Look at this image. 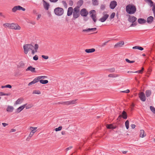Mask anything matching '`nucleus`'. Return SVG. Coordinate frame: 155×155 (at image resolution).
Masks as SVG:
<instances>
[{"label": "nucleus", "mask_w": 155, "mask_h": 155, "mask_svg": "<svg viewBox=\"0 0 155 155\" xmlns=\"http://www.w3.org/2000/svg\"><path fill=\"white\" fill-rule=\"evenodd\" d=\"M103 14V16L99 19V21L102 22H104L109 17V15L107 14L105 12H104Z\"/></svg>", "instance_id": "nucleus-8"}, {"label": "nucleus", "mask_w": 155, "mask_h": 155, "mask_svg": "<svg viewBox=\"0 0 155 155\" xmlns=\"http://www.w3.org/2000/svg\"><path fill=\"white\" fill-rule=\"evenodd\" d=\"M62 127H61V126H60V127H58V128H56L55 129V130L56 131H60V130H61L62 129Z\"/></svg>", "instance_id": "nucleus-47"}, {"label": "nucleus", "mask_w": 155, "mask_h": 155, "mask_svg": "<svg viewBox=\"0 0 155 155\" xmlns=\"http://www.w3.org/2000/svg\"><path fill=\"white\" fill-rule=\"evenodd\" d=\"M10 93H9L5 94L3 92H0V96H9L10 95Z\"/></svg>", "instance_id": "nucleus-41"}, {"label": "nucleus", "mask_w": 155, "mask_h": 155, "mask_svg": "<svg viewBox=\"0 0 155 155\" xmlns=\"http://www.w3.org/2000/svg\"><path fill=\"white\" fill-rule=\"evenodd\" d=\"M73 11V9L72 7H69L68 10V12H67V15L68 16H70L71 15H72V14Z\"/></svg>", "instance_id": "nucleus-17"}, {"label": "nucleus", "mask_w": 155, "mask_h": 155, "mask_svg": "<svg viewBox=\"0 0 155 155\" xmlns=\"http://www.w3.org/2000/svg\"><path fill=\"white\" fill-rule=\"evenodd\" d=\"M73 2L72 1H69V4L71 6H72L73 5Z\"/></svg>", "instance_id": "nucleus-64"}, {"label": "nucleus", "mask_w": 155, "mask_h": 155, "mask_svg": "<svg viewBox=\"0 0 155 155\" xmlns=\"http://www.w3.org/2000/svg\"><path fill=\"white\" fill-rule=\"evenodd\" d=\"M37 129V127H29V129L31 130V132L32 133H33L34 134L36 132V130Z\"/></svg>", "instance_id": "nucleus-29"}, {"label": "nucleus", "mask_w": 155, "mask_h": 155, "mask_svg": "<svg viewBox=\"0 0 155 155\" xmlns=\"http://www.w3.org/2000/svg\"><path fill=\"white\" fill-rule=\"evenodd\" d=\"M83 3V1L82 0H79L77 3V6L76 7H78V8L79 9V8L82 5Z\"/></svg>", "instance_id": "nucleus-27"}, {"label": "nucleus", "mask_w": 155, "mask_h": 155, "mask_svg": "<svg viewBox=\"0 0 155 155\" xmlns=\"http://www.w3.org/2000/svg\"><path fill=\"white\" fill-rule=\"evenodd\" d=\"M135 125L134 124L131 125V127L132 129H134L135 127Z\"/></svg>", "instance_id": "nucleus-60"}, {"label": "nucleus", "mask_w": 155, "mask_h": 155, "mask_svg": "<svg viewBox=\"0 0 155 155\" xmlns=\"http://www.w3.org/2000/svg\"><path fill=\"white\" fill-rule=\"evenodd\" d=\"M115 16V13L114 12H113L110 16V18L111 19H112L114 18Z\"/></svg>", "instance_id": "nucleus-49"}, {"label": "nucleus", "mask_w": 155, "mask_h": 155, "mask_svg": "<svg viewBox=\"0 0 155 155\" xmlns=\"http://www.w3.org/2000/svg\"><path fill=\"white\" fill-rule=\"evenodd\" d=\"M10 29L15 30H20L21 29V27L17 24L12 23L11 24Z\"/></svg>", "instance_id": "nucleus-7"}, {"label": "nucleus", "mask_w": 155, "mask_h": 155, "mask_svg": "<svg viewBox=\"0 0 155 155\" xmlns=\"http://www.w3.org/2000/svg\"><path fill=\"white\" fill-rule=\"evenodd\" d=\"M42 57L45 59H48V56H45V55H42Z\"/></svg>", "instance_id": "nucleus-51"}, {"label": "nucleus", "mask_w": 155, "mask_h": 155, "mask_svg": "<svg viewBox=\"0 0 155 155\" xmlns=\"http://www.w3.org/2000/svg\"><path fill=\"white\" fill-rule=\"evenodd\" d=\"M39 81L41 83L43 84H46L48 83V81L47 80H41Z\"/></svg>", "instance_id": "nucleus-34"}, {"label": "nucleus", "mask_w": 155, "mask_h": 155, "mask_svg": "<svg viewBox=\"0 0 155 155\" xmlns=\"http://www.w3.org/2000/svg\"><path fill=\"white\" fill-rule=\"evenodd\" d=\"M61 104H64L67 105H69L71 104L70 101L64 102H63L61 103Z\"/></svg>", "instance_id": "nucleus-45"}, {"label": "nucleus", "mask_w": 155, "mask_h": 155, "mask_svg": "<svg viewBox=\"0 0 155 155\" xmlns=\"http://www.w3.org/2000/svg\"><path fill=\"white\" fill-rule=\"evenodd\" d=\"M104 8H105V6L104 5H102L101 7V9H104Z\"/></svg>", "instance_id": "nucleus-63"}, {"label": "nucleus", "mask_w": 155, "mask_h": 155, "mask_svg": "<svg viewBox=\"0 0 155 155\" xmlns=\"http://www.w3.org/2000/svg\"><path fill=\"white\" fill-rule=\"evenodd\" d=\"M35 69L31 66L28 67L26 69V71H30L32 73L35 72Z\"/></svg>", "instance_id": "nucleus-15"}, {"label": "nucleus", "mask_w": 155, "mask_h": 155, "mask_svg": "<svg viewBox=\"0 0 155 155\" xmlns=\"http://www.w3.org/2000/svg\"><path fill=\"white\" fill-rule=\"evenodd\" d=\"M146 2H148L150 3V4H151V5L153 4V2L151 0H145Z\"/></svg>", "instance_id": "nucleus-54"}, {"label": "nucleus", "mask_w": 155, "mask_h": 155, "mask_svg": "<svg viewBox=\"0 0 155 155\" xmlns=\"http://www.w3.org/2000/svg\"><path fill=\"white\" fill-rule=\"evenodd\" d=\"M38 82V79H37V78H36L33 80L32 81L29 83L28 84V85L29 86L35 84Z\"/></svg>", "instance_id": "nucleus-21"}, {"label": "nucleus", "mask_w": 155, "mask_h": 155, "mask_svg": "<svg viewBox=\"0 0 155 155\" xmlns=\"http://www.w3.org/2000/svg\"><path fill=\"white\" fill-rule=\"evenodd\" d=\"M33 59L34 60L37 61L38 59V57L37 55H35L33 57Z\"/></svg>", "instance_id": "nucleus-50"}, {"label": "nucleus", "mask_w": 155, "mask_h": 155, "mask_svg": "<svg viewBox=\"0 0 155 155\" xmlns=\"http://www.w3.org/2000/svg\"><path fill=\"white\" fill-rule=\"evenodd\" d=\"M38 45L36 44L34 46L31 44H27L23 46L24 52L25 54H27L29 50L31 51V54H34L35 52H36L38 48Z\"/></svg>", "instance_id": "nucleus-1"}, {"label": "nucleus", "mask_w": 155, "mask_h": 155, "mask_svg": "<svg viewBox=\"0 0 155 155\" xmlns=\"http://www.w3.org/2000/svg\"><path fill=\"white\" fill-rule=\"evenodd\" d=\"M117 5V2L115 1H111L110 4V8L112 9H114Z\"/></svg>", "instance_id": "nucleus-14"}, {"label": "nucleus", "mask_w": 155, "mask_h": 155, "mask_svg": "<svg viewBox=\"0 0 155 155\" xmlns=\"http://www.w3.org/2000/svg\"><path fill=\"white\" fill-rule=\"evenodd\" d=\"M77 99H75L71 101H70V104H76L77 103Z\"/></svg>", "instance_id": "nucleus-40"}, {"label": "nucleus", "mask_w": 155, "mask_h": 155, "mask_svg": "<svg viewBox=\"0 0 155 155\" xmlns=\"http://www.w3.org/2000/svg\"><path fill=\"white\" fill-rule=\"evenodd\" d=\"M95 49L93 48L89 49H86L85 51L87 53H92L94 52L95 51Z\"/></svg>", "instance_id": "nucleus-26"}, {"label": "nucleus", "mask_w": 155, "mask_h": 155, "mask_svg": "<svg viewBox=\"0 0 155 155\" xmlns=\"http://www.w3.org/2000/svg\"><path fill=\"white\" fill-rule=\"evenodd\" d=\"M133 49H138L141 51L143 50V48L139 46H135L133 47Z\"/></svg>", "instance_id": "nucleus-30"}, {"label": "nucleus", "mask_w": 155, "mask_h": 155, "mask_svg": "<svg viewBox=\"0 0 155 155\" xmlns=\"http://www.w3.org/2000/svg\"><path fill=\"white\" fill-rule=\"evenodd\" d=\"M125 125L127 129L129 127V122L128 120H127L125 122Z\"/></svg>", "instance_id": "nucleus-39"}, {"label": "nucleus", "mask_w": 155, "mask_h": 155, "mask_svg": "<svg viewBox=\"0 0 155 155\" xmlns=\"http://www.w3.org/2000/svg\"><path fill=\"white\" fill-rule=\"evenodd\" d=\"M18 65L19 67H22L24 66L25 64L23 62L21 61L19 63Z\"/></svg>", "instance_id": "nucleus-43"}, {"label": "nucleus", "mask_w": 155, "mask_h": 155, "mask_svg": "<svg viewBox=\"0 0 155 155\" xmlns=\"http://www.w3.org/2000/svg\"><path fill=\"white\" fill-rule=\"evenodd\" d=\"M2 124L4 127H5V126L8 125V124H6L5 123H2Z\"/></svg>", "instance_id": "nucleus-59"}, {"label": "nucleus", "mask_w": 155, "mask_h": 155, "mask_svg": "<svg viewBox=\"0 0 155 155\" xmlns=\"http://www.w3.org/2000/svg\"><path fill=\"white\" fill-rule=\"evenodd\" d=\"M107 127L108 129H114L115 128L114 126L112 124H107Z\"/></svg>", "instance_id": "nucleus-31"}, {"label": "nucleus", "mask_w": 155, "mask_h": 155, "mask_svg": "<svg viewBox=\"0 0 155 155\" xmlns=\"http://www.w3.org/2000/svg\"><path fill=\"white\" fill-rule=\"evenodd\" d=\"M54 12L55 15L60 16L64 14V11L62 8L60 7H57L54 9Z\"/></svg>", "instance_id": "nucleus-4"}, {"label": "nucleus", "mask_w": 155, "mask_h": 155, "mask_svg": "<svg viewBox=\"0 0 155 155\" xmlns=\"http://www.w3.org/2000/svg\"><path fill=\"white\" fill-rule=\"evenodd\" d=\"M11 24L8 23H5L3 24V26L6 28H8L9 29L10 28Z\"/></svg>", "instance_id": "nucleus-38"}, {"label": "nucleus", "mask_w": 155, "mask_h": 155, "mask_svg": "<svg viewBox=\"0 0 155 155\" xmlns=\"http://www.w3.org/2000/svg\"><path fill=\"white\" fill-rule=\"evenodd\" d=\"M153 17L152 16H150L147 18V21L149 24H151L153 22Z\"/></svg>", "instance_id": "nucleus-20"}, {"label": "nucleus", "mask_w": 155, "mask_h": 155, "mask_svg": "<svg viewBox=\"0 0 155 155\" xmlns=\"http://www.w3.org/2000/svg\"><path fill=\"white\" fill-rule=\"evenodd\" d=\"M72 148V147H68L66 148V150L67 151L68 150H69L71 149Z\"/></svg>", "instance_id": "nucleus-62"}, {"label": "nucleus", "mask_w": 155, "mask_h": 155, "mask_svg": "<svg viewBox=\"0 0 155 155\" xmlns=\"http://www.w3.org/2000/svg\"><path fill=\"white\" fill-rule=\"evenodd\" d=\"M62 2L63 5H64V6L66 8L67 4L66 3V2L64 1H62Z\"/></svg>", "instance_id": "nucleus-53"}, {"label": "nucleus", "mask_w": 155, "mask_h": 155, "mask_svg": "<svg viewBox=\"0 0 155 155\" xmlns=\"http://www.w3.org/2000/svg\"><path fill=\"white\" fill-rule=\"evenodd\" d=\"M80 10L78 7H75L74 9L73 16L74 18L76 19L78 18L80 15Z\"/></svg>", "instance_id": "nucleus-5"}, {"label": "nucleus", "mask_w": 155, "mask_h": 155, "mask_svg": "<svg viewBox=\"0 0 155 155\" xmlns=\"http://www.w3.org/2000/svg\"><path fill=\"white\" fill-rule=\"evenodd\" d=\"M32 94H41V92L39 90H35L33 91Z\"/></svg>", "instance_id": "nucleus-35"}, {"label": "nucleus", "mask_w": 155, "mask_h": 155, "mask_svg": "<svg viewBox=\"0 0 155 155\" xmlns=\"http://www.w3.org/2000/svg\"><path fill=\"white\" fill-rule=\"evenodd\" d=\"M143 70H144L143 68H142V69L141 70L137 71L134 72L135 73H142V72H143Z\"/></svg>", "instance_id": "nucleus-44"}, {"label": "nucleus", "mask_w": 155, "mask_h": 155, "mask_svg": "<svg viewBox=\"0 0 155 155\" xmlns=\"http://www.w3.org/2000/svg\"><path fill=\"white\" fill-rule=\"evenodd\" d=\"M126 11L129 14H133L136 11V8L134 5L132 4H130L126 6Z\"/></svg>", "instance_id": "nucleus-2"}, {"label": "nucleus", "mask_w": 155, "mask_h": 155, "mask_svg": "<svg viewBox=\"0 0 155 155\" xmlns=\"http://www.w3.org/2000/svg\"><path fill=\"white\" fill-rule=\"evenodd\" d=\"M146 95L147 97H149L151 94V92L150 90H148L146 91Z\"/></svg>", "instance_id": "nucleus-33"}, {"label": "nucleus", "mask_w": 155, "mask_h": 155, "mask_svg": "<svg viewBox=\"0 0 155 155\" xmlns=\"http://www.w3.org/2000/svg\"><path fill=\"white\" fill-rule=\"evenodd\" d=\"M34 133L31 132L29 135L28 136L31 138L33 135Z\"/></svg>", "instance_id": "nucleus-55"}, {"label": "nucleus", "mask_w": 155, "mask_h": 155, "mask_svg": "<svg viewBox=\"0 0 155 155\" xmlns=\"http://www.w3.org/2000/svg\"><path fill=\"white\" fill-rule=\"evenodd\" d=\"M137 21L140 24H144L146 21V20L142 18H140L138 19Z\"/></svg>", "instance_id": "nucleus-23"}, {"label": "nucleus", "mask_w": 155, "mask_h": 155, "mask_svg": "<svg viewBox=\"0 0 155 155\" xmlns=\"http://www.w3.org/2000/svg\"><path fill=\"white\" fill-rule=\"evenodd\" d=\"M24 101V99L23 98H20L18 99L15 102L16 104H21Z\"/></svg>", "instance_id": "nucleus-22"}, {"label": "nucleus", "mask_w": 155, "mask_h": 155, "mask_svg": "<svg viewBox=\"0 0 155 155\" xmlns=\"http://www.w3.org/2000/svg\"><path fill=\"white\" fill-rule=\"evenodd\" d=\"M115 71V69L114 68H112L110 69V72H113L114 71Z\"/></svg>", "instance_id": "nucleus-56"}, {"label": "nucleus", "mask_w": 155, "mask_h": 155, "mask_svg": "<svg viewBox=\"0 0 155 155\" xmlns=\"http://www.w3.org/2000/svg\"><path fill=\"white\" fill-rule=\"evenodd\" d=\"M49 1L51 2H54L55 3L57 2L58 1V0H49Z\"/></svg>", "instance_id": "nucleus-58"}, {"label": "nucleus", "mask_w": 155, "mask_h": 155, "mask_svg": "<svg viewBox=\"0 0 155 155\" xmlns=\"http://www.w3.org/2000/svg\"><path fill=\"white\" fill-rule=\"evenodd\" d=\"M137 20V18L133 15H129L128 18V21H129L130 22L132 23V24L131 25H130V27H134L136 26L137 25V23L136 22H135Z\"/></svg>", "instance_id": "nucleus-3"}, {"label": "nucleus", "mask_w": 155, "mask_h": 155, "mask_svg": "<svg viewBox=\"0 0 155 155\" xmlns=\"http://www.w3.org/2000/svg\"><path fill=\"white\" fill-rule=\"evenodd\" d=\"M92 3L94 5H97L98 4L97 0H92Z\"/></svg>", "instance_id": "nucleus-46"}, {"label": "nucleus", "mask_w": 155, "mask_h": 155, "mask_svg": "<svg viewBox=\"0 0 155 155\" xmlns=\"http://www.w3.org/2000/svg\"><path fill=\"white\" fill-rule=\"evenodd\" d=\"M150 109L151 111L154 114H155V108L152 106L150 107Z\"/></svg>", "instance_id": "nucleus-42"}, {"label": "nucleus", "mask_w": 155, "mask_h": 155, "mask_svg": "<svg viewBox=\"0 0 155 155\" xmlns=\"http://www.w3.org/2000/svg\"><path fill=\"white\" fill-rule=\"evenodd\" d=\"M27 104L26 103L22 105L16 110V112L19 113L25 107V106L27 105Z\"/></svg>", "instance_id": "nucleus-12"}, {"label": "nucleus", "mask_w": 155, "mask_h": 155, "mask_svg": "<svg viewBox=\"0 0 155 155\" xmlns=\"http://www.w3.org/2000/svg\"><path fill=\"white\" fill-rule=\"evenodd\" d=\"M41 14H39L38 15L37 19L38 20L41 18Z\"/></svg>", "instance_id": "nucleus-61"}, {"label": "nucleus", "mask_w": 155, "mask_h": 155, "mask_svg": "<svg viewBox=\"0 0 155 155\" xmlns=\"http://www.w3.org/2000/svg\"><path fill=\"white\" fill-rule=\"evenodd\" d=\"M14 109V107L12 106L8 105L6 108V111L9 112H12L13 111Z\"/></svg>", "instance_id": "nucleus-16"}, {"label": "nucleus", "mask_w": 155, "mask_h": 155, "mask_svg": "<svg viewBox=\"0 0 155 155\" xmlns=\"http://www.w3.org/2000/svg\"><path fill=\"white\" fill-rule=\"evenodd\" d=\"M17 10H22L24 11L25 10V9L20 5L15 6L12 9V11L13 12H15Z\"/></svg>", "instance_id": "nucleus-6"}, {"label": "nucleus", "mask_w": 155, "mask_h": 155, "mask_svg": "<svg viewBox=\"0 0 155 155\" xmlns=\"http://www.w3.org/2000/svg\"><path fill=\"white\" fill-rule=\"evenodd\" d=\"M5 87H8L9 88H11L12 87V86L9 84L5 86Z\"/></svg>", "instance_id": "nucleus-57"}, {"label": "nucleus", "mask_w": 155, "mask_h": 155, "mask_svg": "<svg viewBox=\"0 0 155 155\" xmlns=\"http://www.w3.org/2000/svg\"><path fill=\"white\" fill-rule=\"evenodd\" d=\"M91 15V17L94 21V22H96L97 21L96 16L95 14L96 12L94 10H92L90 11Z\"/></svg>", "instance_id": "nucleus-9"}, {"label": "nucleus", "mask_w": 155, "mask_h": 155, "mask_svg": "<svg viewBox=\"0 0 155 155\" xmlns=\"http://www.w3.org/2000/svg\"><path fill=\"white\" fill-rule=\"evenodd\" d=\"M125 60L127 62L129 63H133L134 62V61H131L127 58Z\"/></svg>", "instance_id": "nucleus-48"}, {"label": "nucleus", "mask_w": 155, "mask_h": 155, "mask_svg": "<svg viewBox=\"0 0 155 155\" xmlns=\"http://www.w3.org/2000/svg\"><path fill=\"white\" fill-rule=\"evenodd\" d=\"M43 6L44 8L46 10H48V9L49 7V4L48 3L46 2L45 1L43 0Z\"/></svg>", "instance_id": "nucleus-19"}, {"label": "nucleus", "mask_w": 155, "mask_h": 155, "mask_svg": "<svg viewBox=\"0 0 155 155\" xmlns=\"http://www.w3.org/2000/svg\"><path fill=\"white\" fill-rule=\"evenodd\" d=\"M97 30L96 28H88L87 29H84L83 30V31L89 32L91 31V32H94L96 31Z\"/></svg>", "instance_id": "nucleus-18"}, {"label": "nucleus", "mask_w": 155, "mask_h": 155, "mask_svg": "<svg viewBox=\"0 0 155 155\" xmlns=\"http://www.w3.org/2000/svg\"><path fill=\"white\" fill-rule=\"evenodd\" d=\"M139 97L140 99V100L142 101H145L146 100V98L145 95V94L143 92H141L139 94Z\"/></svg>", "instance_id": "nucleus-11"}, {"label": "nucleus", "mask_w": 155, "mask_h": 155, "mask_svg": "<svg viewBox=\"0 0 155 155\" xmlns=\"http://www.w3.org/2000/svg\"><path fill=\"white\" fill-rule=\"evenodd\" d=\"M33 106V105L32 104H27V105H26L25 107V108L26 109H29V108H31Z\"/></svg>", "instance_id": "nucleus-36"}, {"label": "nucleus", "mask_w": 155, "mask_h": 155, "mask_svg": "<svg viewBox=\"0 0 155 155\" xmlns=\"http://www.w3.org/2000/svg\"><path fill=\"white\" fill-rule=\"evenodd\" d=\"M80 14L82 16H86L88 14V12L85 8H83L81 10L80 12Z\"/></svg>", "instance_id": "nucleus-13"}, {"label": "nucleus", "mask_w": 155, "mask_h": 155, "mask_svg": "<svg viewBox=\"0 0 155 155\" xmlns=\"http://www.w3.org/2000/svg\"><path fill=\"white\" fill-rule=\"evenodd\" d=\"M150 5L151 7H152V10L153 11L154 16L155 17V4H154L153 2V4L151 5V4H150Z\"/></svg>", "instance_id": "nucleus-28"}, {"label": "nucleus", "mask_w": 155, "mask_h": 155, "mask_svg": "<svg viewBox=\"0 0 155 155\" xmlns=\"http://www.w3.org/2000/svg\"><path fill=\"white\" fill-rule=\"evenodd\" d=\"M37 79H38V81H39V80H42L41 79H44L45 78H47V77L46 76H38L36 77Z\"/></svg>", "instance_id": "nucleus-32"}, {"label": "nucleus", "mask_w": 155, "mask_h": 155, "mask_svg": "<svg viewBox=\"0 0 155 155\" xmlns=\"http://www.w3.org/2000/svg\"><path fill=\"white\" fill-rule=\"evenodd\" d=\"M124 44V42L121 41L117 43L115 45V47H121Z\"/></svg>", "instance_id": "nucleus-25"}, {"label": "nucleus", "mask_w": 155, "mask_h": 155, "mask_svg": "<svg viewBox=\"0 0 155 155\" xmlns=\"http://www.w3.org/2000/svg\"><path fill=\"white\" fill-rule=\"evenodd\" d=\"M108 77L110 78L117 77L118 76V75L113 74H110L108 75Z\"/></svg>", "instance_id": "nucleus-37"}, {"label": "nucleus", "mask_w": 155, "mask_h": 155, "mask_svg": "<svg viewBox=\"0 0 155 155\" xmlns=\"http://www.w3.org/2000/svg\"><path fill=\"white\" fill-rule=\"evenodd\" d=\"M121 117H122L124 119H126L127 118V113L124 111H123L122 113V114L121 115H120L118 118V119H120Z\"/></svg>", "instance_id": "nucleus-10"}, {"label": "nucleus", "mask_w": 155, "mask_h": 155, "mask_svg": "<svg viewBox=\"0 0 155 155\" xmlns=\"http://www.w3.org/2000/svg\"><path fill=\"white\" fill-rule=\"evenodd\" d=\"M140 137L143 138L146 136V134L144 133V131L143 130H140Z\"/></svg>", "instance_id": "nucleus-24"}, {"label": "nucleus", "mask_w": 155, "mask_h": 155, "mask_svg": "<svg viewBox=\"0 0 155 155\" xmlns=\"http://www.w3.org/2000/svg\"><path fill=\"white\" fill-rule=\"evenodd\" d=\"M121 92H123V93H128L129 92H130V91L128 89H127L125 91H121Z\"/></svg>", "instance_id": "nucleus-52"}]
</instances>
